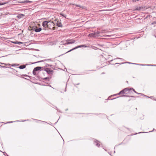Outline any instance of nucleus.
<instances>
[{"mask_svg": "<svg viewBox=\"0 0 156 156\" xmlns=\"http://www.w3.org/2000/svg\"><path fill=\"white\" fill-rule=\"evenodd\" d=\"M133 91H134L135 93L136 92L133 88H126L121 91L118 94L121 95L122 96H126L125 94H130Z\"/></svg>", "mask_w": 156, "mask_h": 156, "instance_id": "1", "label": "nucleus"}, {"mask_svg": "<svg viewBox=\"0 0 156 156\" xmlns=\"http://www.w3.org/2000/svg\"><path fill=\"white\" fill-rule=\"evenodd\" d=\"M42 25L44 27L47 28V27H49V26H51L52 27L53 26L54 23L52 22L44 21Z\"/></svg>", "mask_w": 156, "mask_h": 156, "instance_id": "2", "label": "nucleus"}, {"mask_svg": "<svg viewBox=\"0 0 156 156\" xmlns=\"http://www.w3.org/2000/svg\"><path fill=\"white\" fill-rule=\"evenodd\" d=\"M99 36V32L97 31L96 32L92 33L89 34L88 36L90 37H96Z\"/></svg>", "mask_w": 156, "mask_h": 156, "instance_id": "3", "label": "nucleus"}, {"mask_svg": "<svg viewBox=\"0 0 156 156\" xmlns=\"http://www.w3.org/2000/svg\"><path fill=\"white\" fill-rule=\"evenodd\" d=\"M81 47H84V48H87V47H88V46L87 45H79V46H76L73 48V49H72L71 50H69V51H68L67 52V53H68L69 52L73 50H75L76 49L78 48H81Z\"/></svg>", "mask_w": 156, "mask_h": 156, "instance_id": "4", "label": "nucleus"}, {"mask_svg": "<svg viewBox=\"0 0 156 156\" xmlns=\"http://www.w3.org/2000/svg\"><path fill=\"white\" fill-rule=\"evenodd\" d=\"M66 41V44H73L75 42V41L73 39H68Z\"/></svg>", "mask_w": 156, "mask_h": 156, "instance_id": "5", "label": "nucleus"}, {"mask_svg": "<svg viewBox=\"0 0 156 156\" xmlns=\"http://www.w3.org/2000/svg\"><path fill=\"white\" fill-rule=\"evenodd\" d=\"M44 70L48 74L52 73L53 72V71L52 70L49 68H46Z\"/></svg>", "mask_w": 156, "mask_h": 156, "instance_id": "6", "label": "nucleus"}, {"mask_svg": "<svg viewBox=\"0 0 156 156\" xmlns=\"http://www.w3.org/2000/svg\"><path fill=\"white\" fill-rule=\"evenodd\" d=\"M41 69V67H37L34 68L33 70V73H34V71H36L40 70Z\"/></svg>", "mask_w": 156, "mask_h": 156, "instance_id": "7", "label": "nucleus"}, {"mask_svg": "<svg viewBox=\"0 0 156 156\" xmlns=\"http://www.w3.org/2000/svg\"><path fill=\"white\" fill-rule=\"evenodd\" d=\"M24 16V15L23 14H19L17 16V17L19 19H20L23 18Z\"/></svg>", "mask_w": 156, "mask_h": 156, "instance_id": "8", "label": "nucleus"}, {"mask_svg": "<svg viewBox=\"0 0 156 156\" xmlns=\"http://www.w3.org/2000/svg\"><path fill=\"white\" fill-rule=\"evenodd\" d=\"M57 25L58 27H62V25L61 23H58H58H57Z\"/></svg>", "mask_w": 156, "mask_h": 156, "instance_id": "9", "label": "nucleus"}, {"mask_svg": "<svg viewBox=\"0 0 156 156\" xmlns=\"http://www.w3.org/2000/svg\"><path fill=\"white\" fill-rule=\"evenodd\" d=\"M26 67V66L25 65H21L19 67V68L20 69H22L24 68H25Z\"/></svg>", "mask_w": 156, "mask_h": 156, "instance_id": "10", "label": "nucleus"}, {"mask_svg": "<svg viewBox=\"0 0 156 156\" xmlns=\"http://www.w3.org/2000/svg\"><path fill=\"white\" fill-rule=\"evenodd\" d=\"M76 6L80 7L81 8L84 9L85 8V6H81L79 5H75Z\"/></svg>", "mask_w": 156, "mask_h": 156, "instance_id": "11", "label": "nucleus"}, {"mask_svg": "<svg viewBox=\"0 0 156 156\" xmlns=\"http://www.w3.org/2000/svg\"><path fill=\"white\" fill-rule=\"evenodd\" d=\"M32 29H42L41 27H35Z\"/></svg>", "mask_w": 156, "mask_h": 156, "instance_id": "12", "label": "nucleus"}, {"mask_svg": "<svg viewBox=\"0 0 156 156\" xmlns=\"http://www.w3.org/2000/svg\"><path fill=\"white\" fill-rule=\"evenodd\" d=\"M143 8L142 7H139L137 8L135 10H140L142 9Z\"/></svg>", "mask_w": 156, "mask_h": 156, "instance_id": "13", "label": "nucleus"}, {"mask_svg": "<svg viewBox=\"0 0 156 156\" xmlns=\"http://www.w3.org/2000/svg\"><path fill=\"white\" fill-rule=\"evenodd\" d=\"M51 78L50 77H46L45 78H44L43 79L44 80H49V79Z\"/></svg>", "mask_w": 156, "mask_h": 156, "instance_id": "14", "label": "nucleus"}, {"mask_svg": "<svg viewBox=\"0 0 156 156\" xmlns=\"http://www.w3.org/2000/svg\"><path fill=\"white\" fill-rule=\"evenodd\" d=\"M14 43L15 44H23V43L22 42H17V41L14 42Z\"/></svg>", "mask_w": 156, "mask_h": 156, "instance_id": "15", "label": "nucleus"}, {"mask_svg": "<svg viewBox=\"0 0 156 156\" xmlns=\"http://www.w3.org/2000/svg\"><path fill=\"white\" fill-rule=\"evenodd\" d=\"M49 27H47V28L49 29H53V26L52 27L51 26H49Z\"/></svg>", "mask_w": 156, "mask_h": 156, "instance_id": "16", "label": "nucleus"}, {"mask_svg": "<svg viewBox=\"0 0 156 156\" xmlns=\"http://www.w3.org/2000/svg\"><path fill=\"white\" fill-rule=\"evenodd\" d=\"M96 146L97 147H99L100 146V144L99 142H96Z\"/></svg>", "mask_w": 156, "mask_h": 156, "instance_id": "17", "label": "nucleus"}, {"mask_svg": "<svg viewBox=\"0 0 156 156\" xmlns=\"http://www.w3.org/2000/svg\"><path fill=\"white\" fill-rule=\"evenodd\" d=\"M7 3V2L0 3V5H4Z\"/></svg>", "mask_w": 156, "mask_h": 156, "instance_id": "18", "label": "nucleus"}, {"mask_svg": "<svg viewBox=\"0 0 156 156\" xmlns=\"http://www.w3.org/2000/svg\"><path fill=\"white\" fill-rule=\"evenodd\" d=\"M144 115H141L140 116V119H144Z\"/></svg>", "mask_w": 156, "mask_h": 156, "instance_id": "19", "label": "nucleus"}, {"mask_svg": "<svg viewBox=\"0 0 156 156\" xmlns=\"http://www.w3.org/2000/svg\"><path fill=\"white\" fill-rule=\"evenodd\" d=\"M25 2H26V3H28V2L31 3L32 2V1H29V0H26Z\"/></svg>", "mask_w": 156, "mask_h": 156, "instance_id": "20", "label": "nucleus"}, {"mask_svg": "<svg viewBox=\"0 0 156 156\" xmlns=\"http://www.w3.org/2000/svg\"><path fill=\"white\" fill-rule=\"evenodd\" d=\"M151 24H152L153 25L156 24V21H154V22H152L151 23Z\"/></svg>", "mask_w": 156, "mask_h": 156, "instance_id": "21", "label": "nucleus"}, {"mask_svg": "<svg viewBox=\"0 0 156 156\" xmlns=\"http://www.w3.org/2000/svg\"><path fill=\"white\" fill-rule=\"evenodd\" d=\"M36 32H40L41 30H34Z\"/></svg>", "mask_w": 156, "mask_h": 156, "instance_id": "22", "label": "nucleus"}, {"mask_svg": "<svg viewBox=\"0 0 156 156\" xmlns=\"http://www.w3.org/2000/svg\"><path fill=\"white\" fill-rule=\"evenodd\" d=\"M139 0H132V2H135L136 1H138Z\"/></svg>", "mask_w": 156, "mask_h": 156, "instance_id": "23", "label": "nucleus"}, {"mask_svg": "<svg viewBox=\"0 0 156 156\" xmlns=\"http://www.w3.org/2000/svg\"><path fill=\"white\" fill-rule=\"evenodd\" d=\"M25 2V1L20 2V3H26V2Z\"/></svg>", "mask_w": 156, "mask_h": 156, "instance_id": "24", "label": "nucleus"}, {"mask_svg": "<svg viewBox=\"0 0 156 156\" xmlns=\"http://www.w3.org/2000/svg\"><path fill=\"white\" fill-rule=\"evenodd\" d=\"M36 71H34V73H33V74L34 75H36Z\"/></svg>", "mask_w": 156, "mask_h": 156, "instance_id": "25", "label": "nucleus"}, {"mask_svg": "<svg viewBox=\"0 0 156 156\" xmlns=\"http://www.w3.org/2000/svg\"><path fill=\"white\" fill-rule=\"evenodd\" d=\"M155 101H156V99H154Z\"/></svg>", "mask_w": 156, "mask_h": 156, "instance_id": "26", "label": "nucleus"}, {"mask_svg": "<svg viewBox=\"0 0 156 156\" xmlns=\"http://www.w3.org/2000/svg\"><path fill=\"white\" fill-rule=\"evenodd\" d=\"M153 97H151V98H152Z\"/></svg>", "mask_w": 156, "mask_h": 156, "instance_id": "27", "label": "nucleus"}]
</instances>
